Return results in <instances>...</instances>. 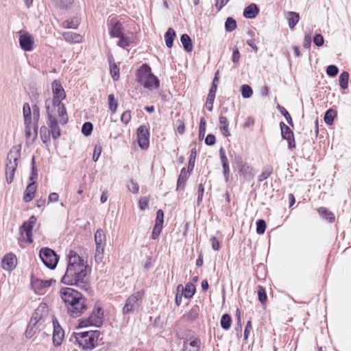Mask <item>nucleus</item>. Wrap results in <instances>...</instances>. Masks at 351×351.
<instances>
[{"label": "nucleus", "instance_id": "338daca9", "mask_svg": "<svg viewBox=\"0 0 351 351\" xmlns=\"http://www.w3.org/2000/svg\"><path fill=\"white\" fill-rule=\"evenodd\" d=\"M149 198L148 197H141L138 200V208L141 210H145L149 205Z\"/></svg>", "mask_w": 351, "mask_h": 351}, {"label": "nucleus", "instance_id": "9b49d317", "mask_svg": "<svg viewBox=\"0 0 351 351\" xmlns=\"http://www.w3.org/2000/svg\"><path fill=\"white\" fill-rule=\"evenodd\" d=\"M279 125L280 128L282 138L283 140L287 141L288 149L290 150H293L296 147L294 133L293 130L283 121H281Z\"/></svg>", "mask_w": 351, "mask_h": 351}, {"label": "nucleus", "instance_id": "4d7b16f0", "mask_svg": "<svg viewBox=\"0 0 351 351\" xmlns=\"http://www.w3.org/2000/svg\"><path fill=\"white\" fill-rule=\"evenodd\" d=\"M110 73L114 81H117L119 79V67L117 64H113L110 66Z\"/></svg>", "mask_w": 351, "mask_h": 351}, {"label": "nucleus", "instance_id": "69168bd1", "mask_svg": "<svg viewBox=\"0 0 351 351\" xmlns=\"http://www.w3.org/2000/svg\"><path fill=\"white\" fill-rule=\"evenodd\" d=\"M101 151H102V147L100 145V144H97L95 145L93 154V158H92V159L94 162H97L99 158L101 156Z\"/></svg>", "mask_w": 351, "mask_h": 351}, {"label": "nucleus", "instance_id": "4c0bfd02", "mask_svg": "<svg viewBox=\"0 0 351 351\" xmlns=\"http://www.w3.org/2000/svg\"><path fill=\"white\" fill-rule=\"evenodd\" d=\"M23 116L24 123H32L31 107L28 103H25L23 106Z\"/></svg>", "mask_w": 351, "mask_h": 351}, {"label": "nucleus", "instance_id": "f03ea898", "mask_svg": "<svg viewBox=\"0 0 351 351\" xmlns=\"http://www.w3.org/2000/svg\"><path fill=\"white\" fill-rule=\"evenodd\" d=\"M59 293L71 317H79L88 309L87 298L77 290L71 287H61Z\"/></svg>", "mask_w": 351, "mask_h": 351}, {"label": "nucleus", "instance_id": "1a4fd4ad", "mask_svg": "<svg viewBox=\"0 0 351 351\" xmlns=\"http://www.w3.org/2000/svg\"><path fill=\"white\" fill-rule=\"evenodd\" d=\"M36 222V218L33 215L25 221L19 228L20 234H25V241L28 244L33 243V228Z\"/></svg>", "mask_w": 351, "mask_h": 351}, {"label": "nucleus", "instance_id": "39448f33", "mask_svg": "<svg viewBox=\"0 0 351 351\" xmlns=\"http://www.w3.org/2000/svg\"><path fill=\"white\" fill-rule=\"evenodd\" d=\"M21 145L13 146L8 154L5 165V178L8 184L13 182L18 160L21 157Z\"/></svg>", "mask_w": 351, "mask_h": 351}, {"label": "nucleus", "instance_id": "6ab92c4d", "mask_svg": "<svg viewBox=\"0 0 351 351\" xmlns=\"http://www.w3.org/2000/svg\"><path fill=\"white\" fill-rule=\"evenodd\" d=\"M219 158L221 162V166L223 169V174L224 177V180L226 182L229 181L230 178V167L229 162L228 158L226 154L225 149L223 147H221L219 150Z\"/></svg>", "mask_w": 351, "mask_h": 351}, {"label": "nucleus", "instance_id": "4468645a", "mask_svg": "<svg viewBox=\"0 0 351 351\" xmlns=\"http://www.w3.org/2000/svg\"><path fill=\"white\" fill-rule=\"evenodd\" d=\"M89 317L97 326V328L102 326L104 321V311L103 306L99 304L97 302H95Z\"/></svg>", "mask_w": 351, "mask_h": 351}, {"label": "nucleus", "instance_id": "7ed1b4c3", "mask_svg": "<svg viewBox=\"0 0 351 351\" xmlns=\"http://www.w3.org/2000/svg\"><path fill=\"white\" fill-rule=\"evenodd\" d=\"M101 332L99 330H88L81 332H73L71 337H74L75 343L84 351L93 350L98 346L99 337Z\"/></svg>", "mask_w": 351, "mask_h": 351}, {"label": "nucleus", "instance_id": "423d86ee", "mask_svg": "<svg viewBox=\"0 0 351 351\" xmlns=\"http://www.w3.org/2000/svg\"><path fill=\"white\" fill-rule=\"evenodd\" d=\"M21 145L13 146L8 154L5 165V178L8 184L13 182L18 160L21 157Z\"/></svg>", "mask_w": 351, "mask_h": 351}, {"label": "nucleus", "instance_id": "a19ab883", "mask_svg": "<svg viewBox=\"0 0 351 351\" xmlns=\"http://www.w3.org/2000/svg\"><path fill=\"white\" fill-rule=\"evenodd\" d=\"M64 39L71 43H80L82 40V36L74 32H66L64 34Z\"/></svg>", "mask_w": 351, "mask_h": 351}, {"label": "nucleus", "instance_id": "f3484780", "mask_svg": "<svg viewBox=\"0 0 351 351\" xmlns=\"http://www.w3.org/2000/svg\"><path fill=\"white\" fill-rule=\"evenodd\" d=\"M56 280L52 278L49 280H41L31 276V286L36 292L43 291V289L47 287H49L53 284L56 283Z\"/></svg>", "mask_w": 351, "mask_h": 351}, {"label": "nucleus", "instance_id": "6e6552de", "mask_svg": "<svg viewBox=\"0 0 351 351\" xmlns=\"http://www.w3.org/2000/svg\"><path fill=\"white\" fill-rule=\"evenodd\" d=\"M39 257L43 263L49 269H54L58 263L59 256L52 249L45 247L39 252Z\"/></svg>", "mask_w": 351, "mask_h": 351}, {"label": "nucleus", "instance_id": "e2e57ef3", "mask_svg": "<svg viewBox=\"0 0 351 351\" xmlns=\"http://www.w3.org/2000/svg\"><path fill=\"white\" fill-rule=\"evenodd\" d=\"M312 39L313 43L317 47H322L324 44V38L321 34H315Z\"/></svg>", "mask_w": 351, "mask_h": 351}, {"label": "nucleus", "instance_id": "bb28decb", "mask_svg": "<svg viewBox=\"0 0 351 351\" xmlns=\"http://www.w3.org/2000/svg\"><path fill=\"white\" fill-rule=\"evenodd\" d=\"M176 37V32L172 27H169L164 35L166 46L171 49L173 45V41Z\"/></svg>", "mask_w": 351, "mask_h": 351}, {"label": "nucleus", "instance_id": "4be33fe9", "mask_svg": "<svg viewBox=\"0 0 351 351\" xmlns=\"http://www.w3.org/2000/svg\"><path fill=\"white\" fill-rule=\"evenodd\" d=\"M259 12L260 9L258 6L256 4L252 3L244 8L243 15L245 19H253L258 16Z\"/></svg>", "mask_w": 351, "mask_h": 351}, {"label": "nucleus", "instance_id": "5701e85b", "mask_svg": "<svg viewBox=\"0 0 351 351\" xmlns=\"http://www.w3.org/2000/svg\"><path fill=\"white\" fill-rule=\"evenodd\" d=\"M182 289V295L186 299L192 298L196 293V287L193 282H187L184 287L179 285L177 287L178 291Z\"/></svg>", "mask_w": 351, "mask_h": 351}, {"label": "nucleus", "instance_id": "20e7f679", "mask_svg": "<svg viewBox=\"0 0 351 351\" xmlns=\"http://www.w3.org/2000/svg\"><path fill=\"white\" fill-rule=\"evenodd\" d=\"M136 80L149 90L157 89L160 86L159 79L152 73L151 66L147 63H143L136 70Z\"/></svg>", "mask_w": 351, "mask_h": 351}, {"label": "nucleus", "instance_id": "393cba45", "mask_svg": "<svg viewBox=\"0 0 351 351\" xmlns=\"http://www.w3.org/2000/svg\"><path fill=\"white\" fill-rule=\"evenodd\" d=\"M47 312V306L45 303H41L40 305L37 308L33 313L30 320L35 322L37 321L38 324H41L40 322L43 318L44 314Z\"/></svg>", "mask_w": 351, "mask_h": 351}, {"label": "nucleus", "instance_id": "412c9836", "mask_svg": "<svg viewBox=\"0 0 351 351\" xmlns=\"http://www.w3.org/2000/svg\"><path fill=\"white\" fill-rule=\"evenodd\" d=\"M53 97L56 99H64L66 98L65 91L58 80H53L51 83Z\"/></svg>", "mask_w": 351, "mask_h": 351}, {"label": "nucleus", "instance_id": "79ce46f5", "mask_svg": "<svg viewBox=\"0 0 351 351\" xmlns=\"http://www.w3.org/2000/svg\"><path fill=\"white\" fill-rule=\"evenodd\" d=\"M225 30L227 32H233L237 27V21L234 19L231 16H229L226 19L225 21Z\"/></svg>", "mask_w": 351, "mask_h": 351}, {"label": "nucleus", "instance_id": "8fccbe9b", "mask_svg": "<svg viewBox=\"0 0 351 351\" xmlns=\"http://www.w3.org/2000/svg\"><path fill=\"white\" fill-rule=\"evenodd\" d=\"M93 130V124L90 121H86L83 123L82 126V133L85 136H89L91 135Z\"/></svg>", "mask_w": 351, "mask_h": 351}, {"label": "nucleus", "instance_id": "052dcab7", "mask_svg": "<svg viewBox=\"0 0 351 351\" xmlns=\"http://www.w3.org/2000/svg\"><path fill=\"white\" fill-rule=\"evenodd\" d=\"M40 117V108L36 104L32 105V117L33 119L32 122H38Z\"/></svg>", "mask_w": 351, "mask_h": 351}, {"label": "nucleus", "instance_id": "37998d69", "mask_svg": "<svg viewBox=\"0 0 351 351\" xmlns=\"http://www.w3.org/2000/svg\"><path fill=\"white\" fill-rule=\"evenodd\" d=\"M277 108L280 112V114L285 118L286 121H287L288 124L293 127L294 124L293 122V119L291 116L290 115L289 112L286 110L285 107L282 106H280V104H278Z\"/></svg>", "mask_w": 351, "mask_h": 351}, {"label": "nucleus", "instance_id": "f257e3e1", "mask_svg": "<svg viewBox=\"0 0 351 351\" xmlns=\"http://www.w3.org/2000/svg\"><path fill=\"white\" fill-rule=\"evenodd\" d=\"M66 258V268L60 279V282L68 286L77 287L91 293L93 292L92 287L88 280L86 279L88 276L87 263L73 250H70Z\"/></svg>", "mask_w": 351, "mask_h": 351}, {"label": "nucleus", "instance_id": "ea45409f", "mask_svg": "<svg viewBox=\"0 0 351 351\" xmlns=\"http://www.w3.org/2000/svg\"><path fill=\"white\" fill-rule=\"evenodd\" d=\"M89 326H95L97 328V326L89 316L87 317L81 318L78 320V328H86Z\"/></svg>", "mask_w": 351, "mask_h": 351}, {"label": "nucleus", "instance_id": "c756f323", "mask_svg": "<svg viewBox=\"0 0 351 351\" xmlns=\"http://www.w3.org/2000/svg\"><path fill=\"white\" fill-rule=\"evenodd\" d=\"M180 42L183 49L186 52H191L193 49V41L187 34H183L180 36Z\"/></svg>", "mask_w": 351, "mask_h": 351}, {"label": "nucleus", "instance_id": "3c124183", "mask_svg": "<svg viewBox=\"0 0 351 351\" xmlns=\"http://www.w3.org/2000/svg\"><path fill=\"white\" fill-rule=\"evenodd\" d=\"M108 102L110 110L112 113H115L118 108V103L115 99L114 95L113 94H110L108 96Z\"/></svg>", "mask_w": 351, "mask_h": 351}, {"label": "nucleus", "instance_id": "2f4dec72", "mask_svg": "<svg viewBox=\"0 0 351 351\" xmlns=\"http://www.w3.org/2000/svg\"><path fill=\"white\" fill-rule=\"evenodd\" d=\"M40 325L37 324V321L33 322L30 320L25 330V337L27 338H32L38 330Z\"/></svg>", "mask_w": 351, "mask_h": 351}, {"label": "nucleus", "instance_id": "473e14b6", "mask_svg": "<svg viewBox=\"0 0 351 351\" xmlns=\"http://www.w3.org/2000/svg\"><path fill=\"white\" fill-rule=\"evenodd\" d=\"M337 116V110L335 109H332V108H329L324 113V122L328 125H331L333 124L334 120Z\"/></svg>", "mask_w": 351, "mask_h": 351}, {"label": "nucleus", "instance_id": "de8ad7c7", "mask_svg": "<svg viewBox=\"0 0 351 351\" xmlns=\"http://www.w3.org/2000/svg\"><path fill=\"white\" fill-rule=\"evenodd\" d=\"M273 173V167L267 166L265 167L262 173L258 177V181L261 182L267 180Z\"/></svg>", "mask_w": 351, "mask_h": 351}, {"label": "nucleus", "instance_id": "a211bd4d", "mask_svg": "<svg viewBox=\"0 0 351 351\" xmlns=\"http://www.w3.org/2000/svg\"><path fill=\"white\" fill-rule=\"evenodd\" d=\"M201 340L198 337L191 336L183 342L182 351H199Z\"/></svg>", "mask_w": 351, "mask_h": 351}, {"label": "nucleus", "instance_id": "680f3d73", "mask_svg": "<svg viewBox=\"0 0 351 351\" xmlns=\"http://www.w3.org/2000/svg\"><path fill=\"white\" fill-rule=\"evenodd\" d=\"M32 123H24L25 125V134L26 138V143L27 145H31V141H29V138L32 136Z\"/></svg>", "mask_w": 351, "mask_h": 351}, {"label": "nucleus", "instance_id": "c03bdc74", "mask_svg": "<svg viewBox=\"0 0 351 351\" xmlns=\"http://www.w3.org/2000/svg\"><path fill=\"white\" fill-rule=\"evenodd\" d=\"M240 92L241 96L244 99L250 98L253 95V90L252 87L247 84H243L240 86Z\"/></svg>", "mask_w": 351, "mask_h": 351}, {"label": "nucleus", "instance_id": "6e6d98bb", "mask_svg": "<svg viewBox=\"0 0 351 351\" xmlns=\"http://www.w3.org/2000/svg\"><path fill=\"white\" fill-rule=\"evenodd\" d=\"M79 25L77 18L67 19L64 22V27L67 29H77Z\"/></svg>", "mask_w": 351, "mask_h": 351}, {"label": "nucleus", "instance_id": "ddd939ff", "mask_svg": "<svg viewBox=\"0 0 351 351\" xmlns=\"http://www.w3.org/2000/svg\"><path fill=\"white\" fill-rule=\"evenodd\" d=\"M53 344L55 347H59L64 337V331L56 317L53 319Z\"/></svg>", "mask_w": 351, "mask_h": 351}, {"label": "nucleus", "instance_id": "dca6fc26", "mask_svg": "<svg viewBox=\"0 0 351 351\" xmlns=\"http://www.w3.org/2000/svg\"><path fill=\"white\" fill-rule=\"evenodd\" d=\"M1 265L2 269L5 271H13L17 265V258L16 255L12 252L7 253L3 256Z\"/></svg>", "mask_w": 351, "mask_h": 351}, {"label": "nucleus", "instance_id": "2eb2a0df", "mask_svg": "<svg viewBox=\"0 0 351 351\" xmlns=\"http://www.w3.org/2000/svg\"><path fill=\"white\" fill-rule=\"evenodd\" d=\"M108 25L110 38H119L123 34V25L117 19H110Z\"/></svg>", "mask_w": 351, "mask_h": 351}, {"label": "nucleus", "instance_id": "0eeeda50", "mask_svg": "<svg viewBox=\"0 0 351 351\" xmlns=\"http://www.w3.org/2000/svg\"><path fill=\"white\" fill-rule=\"evenodd\" d=\"M144 294L145 291L141 289L130 295L126 299L123 307V314L125 315L134 313V312L141 305Z\"/></svg>", "mask_w": 351, "mask_h": 351}, {"label": "nucleus", "instance_id": "e433bc0d", "mask_svg": "<svg viewBox=\"0 0 351 351\" xmlns=\"http://www.w3.org/2000/svg\"><path fill=\"white\" fill-rule=\"evenodd\" d=\"M349 73L346 71L341 72L339 77V84L342 90H346L348 87Z\"/></svg>", "mask_w": 351, "mask_h": 351}, {"label": "nucleus", "instance_id": "13d9d810", "mask_svg": "<svg viewBox=\"0 0 351 351\" xmlns=\"http://www.w3.org/2000/svg\"><path fill=\"white\" fill-rule=\"evenodd\" d=\"M339 71V70L337 66L335 64H330L326 67V73L328 76L330 77H335L337 75Z\"/></svg>", "mask_w": 351, "mask_h": 351}, {"label": "nucleus", "instance_id": "603ef678", "mask_svg": "<svg viewBox=\"0 0 351 351\" xmlns=\"http://www.w3.org/2000/svg\"><path fill=\"white\" fill-rule=\"evenodd\" d=\"M256 231L258 234H263L265 233L266 228H267V225H266V222L264 219H258V220H256Z\"/></svg>", "mask_w": 351, "mask_h": 351}, {"label": "nucleus", "instance_id": "bf43d9fd", "mask_svg": "<svg viewBox=\"0 0 351 351\" xmlns=\"http://www.w3.org/2000/svg\"><path fill=\"white\" fill-rule=\"evenodd\" d=\"M45 109H46V114H47V120H50V117L51 118H56V116L53 114V110L51 108V99H47L45 100Z\"/></svg>", "mask_w": 351, "mask_h": 351}, {"label": "nucleus", "instance_id": "49530a36", "mask_svg": "<svg viewBox=\"0 0 351 351\" xmlns=\"http://www.w3.org/2000/svg\"><path fill=\"white\" fill-rule=\"evenodd\" d=\"M258 299L261 304H265L267 301V295L265 287L263 286H258Z\"/></svg>", "mask_w": 351, "mask_h": 351}, {"label": "nucleus", "instance_id": "5fc2aeb1", "mask_svg": "<svg viewBox=\"0 0 351 351\" xmlns=\"http://www.w3.org/2000/svg\"><path fill=\"white\" fill-rule=\"evenodd\" d=\"M119 41L117 43V45L123 49H125L126 47L130 46L131 40L128 37H126L124 34L118 38Z\"/></svg>", "mask_w": 351, "mask_h": 351}, {"label": "nucleus", "instance_id": "f8f14e48", "mask_svg": "<svg viewBox=\"0 0 351 351\" xmlns=\"http://www.w3.org/2000/svg\"><path fill=\"white\" fill-rule=\"evenodd\" d=\"M19 43L21 48L25 51H32L34 49V39L32 34L27 32L19 31Z\"/></svg>", "mask_w": 351, "mask_h": 351}, {"label": "nucleus", "instance_id": "aec40b11", "mask_svg": "<svg viewBox=\"0 0 351 351\" xmlns=\"http://www.w3.org/2000/svg\"><path fill=\"white\" fill-rule=\"evenodd\" d=\"M47 126L49 128L50 134L53 140L58 139L61 136V130L58 125L57 118H51L50 120H47Z\"/></svg>", "mask_w": 351, "mask_h": 351}, {"label": "nucleus", "instance_id": "a878e982", "mask_svg": "<svg viewBox=\"0 0 351 351\" xmlns=\"http://www.w3.org/2000/svg\"><path fill=\"white\" fill-rule=\"evenodd\" d=\"M239 173L247 182H250L254 178L253 168L248 163L244 165V167H241V169L239 170Z\"/></svg>", "mask_w": 351, "mask_h": 351}, {"label": "nucleus", "instance_id": "7c9ffc66", "mask_svg": "<svg viewBox=\"0 0 351 351\" xmlns=\"http://www.w3.org/2000/svg\"><path fill=\"white\" fill-rule=\"evenodd\" d=\"M287 19L289 28L293 29L299 22L300 14L298 12L289 11L287 12Z\"/></svg>", "mask_w": 351, "mask_h": 351}, {"label": "nucleus", "instance_id": "a18cd8bd", "mask_svg": "<svg viewBox=\"0 0 351 351\" xmlns=\"http://www.w3.org/2000/svg\"><path fill=\"white\" fill-rule=\"evenodd\" d=\"M105 245H96L95 259L97 263H100L103 261Z\"/></svg>", "mask_w": 351, "mask_h": 351}, {"label": "nucleus", "instance_id": "f704fd0d", "mask_svg": "<svg viewBox=\"0 0 351 351\" xmlns=\"http://www.w3.org/2000/svg\"><path fill=\"white\" fill-rule=\"evenodd\" d=\"M232 322V319L230 314L224 313L222 315L220 320V325L223 330H229L231 327Z\"/></svg>", "mask_w": 351, "mask_h": 351}, {"label": "nucleus", "instance_id": "b1692460", "mask_svg": "<svg viewBox=\"0 0 351 351\" xmlns=\"http://www.w3.org/2000/svg\"><path fill=\"white\" fill-rule=\"evenodd\" d=\"M36 192V184L34 182H29L24 193L23 199L25 203L31 202L35 197Z\"/></svg>", "mask_w": 351, "mask_h": 351}, {"label": "nucleus", "instance_id": "58836bf2", "mask_svg": "<svg viewBox=\"0 0 351 351\" xmlns=\"http://www.w3.org/2000/svg\"><path fill=\"white\" fill-rule=\"evenodd\" d=\"M106 238L103 230L98 229L95 233V245H106Z\"/></svg>", "mask_w": 351, "mask_h": 351}, {"label": "nucleus", "instance_id": "cd10ccee", "mask_svg": "<svg viewBox=\"0 0 351 351\" xmlns=\"http://www.w3.org/2000/svg\"><path fill=\"white\" fill-rule=\"evenodd\" d=\"M191 173L186 171L185 167L182 168L178 178L176 189L178 190L180 188L184 189L187 180L189 179Z\"/></svg>", "mask_w": 351, "mask_h": 351}, {"label": "nucleus", "instance_id": "c9c22d12", "mask_svg": "<svg viewBox=\"0 0 351 351\" xmlns=\"http://www.w3.org/2000/svg\"><path fill=\"white\" fill-rule=\"evenodd\" d=\"M38 178V169L36 166V158L33 156L31 160V172L29 177L30 182H34L36 184V180Z\"/></svg>", "mask_w": 351, "mask_h": 351}, {"label": "nucleus", "instance_id": "774afa93", "mask_svg": "<svg viewBox=\"0 0 351 351\" xmlns=\"http://www.w3.org/2000/svg\"><path fill=\"white\" fill-rule=\"evenodd\" d=\"M132 115L131 111L128 110L123 112L121 116V121L125 125L128 124L131 121Z\"/></svg>", "mask_w": 351, "mask_h": 351}, {"label": "nucleus", "instance_id": "09e8293b", "mask_svg": "<svg viewBox=\"0 0 351 351\" xmlns=\"http://www.w3.org/2000/svg\"><path fill=\"white\" fill-rule=\"evenodd\" d=\"M199 307L197 305H194L191 310L187 313V318L191 321L196 320L199 317Z\"/></svg>", "mask_w": 351, "mask_h": 351}, {"label": "nucleus", "instance_id": "9d476101", "mask_svg": "<svg viewBox=\"0 0 351 351\" xmlns=\"http://www.w3.org/2000/svg\"><path fill=\"white\" fill-rule=\"evenodd\" d=\"M149 129L145 125H140L136 131L138 144L141 149H147L149 146Z\"/></svg>", "mask_w": 351, "mask_h": 351}, {"label": "nucleus", "instance_id": "0e129e2a", "mask_svg": "<svg viewBox=\"0 0 351 351\" xmlns=\"http://www.w3.org/2000/svg\"><path fill=\"white\" fill-rule=\"evenodd\" d=\"M162 227H163L162 226L154 224L153 230H152V236H151V237L153 240H156L159 237V236L162 232Z\"/></svg>", "mask_w": 351, "mask_h": 351}, {"label": "nucleus", "instance_id": "c85d7f7f", "mask_svg": "<svg viewBox=\"0 0 351 351\" xmlns=\"http://www.w3.org/2000/svg\"><path fill=\"white\" fill-rule=\"evenodd\" d=\"M317 212L323 219L330 223H332L335 221V217L334 213L329 210L327 208L319 207L317 208Z\"/></svg>", "mask_w": 351, "mask_h": 351}, {"label": "nucleus", "instance_id": "864d4df0", "mask_svg": "<svg viewBox=\"0 0 351 351\" xmlns=\"http://www.w3.org/2000/svg\"><path fill=\"white\" fill-rule=\"evenodd\" d=\"M206 130V121L204 117H201L199 125V139L202 140L204 138Z\"/></svg>", "mask_w": 351, "mask_h": 351}, {"label": "nucleus", "instance_id": "72a5a7b5", "mask_svg": "<svg viewBox=\"0 0 351 351\" xmlns=\"http://www.w3.org/2000/svg\"><path fill=\"white\" fill-rule=\"evenodd\" d=\"M50 131L48 126L42 125L40 128V136L44 144L47 145L50 142Z\"/></svg>", "mask_w": 351, "mask_h": 351}]
</instances>
